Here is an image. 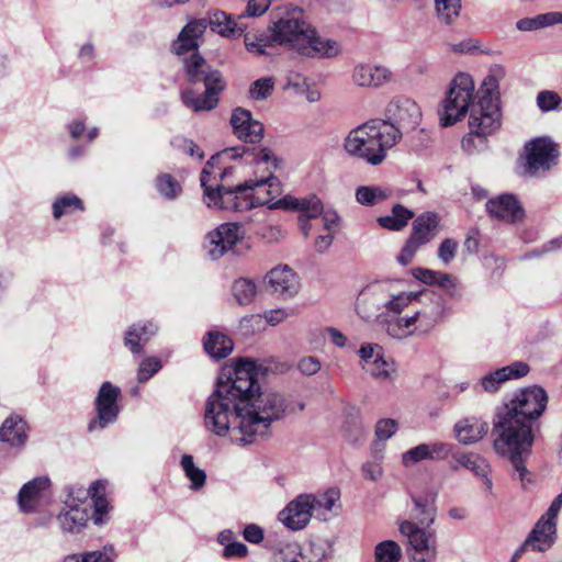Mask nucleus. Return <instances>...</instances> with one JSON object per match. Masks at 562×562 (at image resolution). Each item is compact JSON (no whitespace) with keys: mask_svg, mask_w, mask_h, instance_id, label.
Masks as SVG:
<instances>
[{"mask_svg":"<svg viewBox=\"0 0 562 562\" xmlns=\"http://www.w3.org/2000/svg\"><path fill=\"white\" fill-rule=\"evenodd\" d=\"M286 406L282 394L260 392L255 363L240 360L218 376L205 404L204 424L216 436L228 435L233 442L250 445L268 435Z\"/></svg>","mask_w":562,"mask_h":562,"instance_id":"f257e3e1","label":"nucleus"},{"mask_svg":"<svg viewBox=\"0 0 562 562\" xmlns=\"http://www.w3.org/2000/svg\"><path fill=\"white\" fill-rule=\"evenodd\" d=\"M246 154L245 147H232L213 155L207 160L201 172L200 181L204 189V201L209 207L243 212L270 202L269 199L261 195V192L270 193V190H266V184L269 189L278 184V179L273 176L257 181L248 180L234 188L220 183V180L232 172V168L226 167L225 164Z\"/></svg>","mask_w":562,"mask_h":562,"instance_id":"f03ea898","label":"nucleus"},{"mask_svg":"<svg viewBox=\"0 0 562 562\" xmlns=\"http://www.w3.org/2000/svg\"><path fill=\"white\" fill-rule=\"evenodd\" d=\"M271 41L285 45L307 57H334L339 53L337 42L323 40L303 19L299 8H278L271 12Z\"/></svg>","mask_w":562,"mask_h":562,"instance_id":"7ed1b4c3","label":"nucleus"},{"mask_svg":"<svg viewBox=\"0 0 562 562\" xmlns=\"http://www.w3.org/2000/svg\"><path fill=\"white\" fill-rule=\"evenodd\" d=\"M477 94V104L472 106L469 116L470 133L461 142L462 149L469 155L484 150L486 136L496 132L502 124L496 74L486 76Z\"/></svg>","mask_w":562,"mask_h":562,"instance_id":"20e7f679","label":"nucleus"},{"mask_svg":"<svg viewBox=\"0 0 562 562\" xmlns=\"http://www.w3.org/2000/svg\"><path fill=\"white\" fill-rule=\"evenodd\" d=\"M494 436L496 453L510 460L515 475H518L525 486V483L529 482L525 459L529 456L535 440L531 424L501 415L494 428Z\"/></svg>","mask_w":562,"mask_h":562,"instance_id":"39448f33","label":"nucleus"},{"mask_svg":"<svg viewBox=\"0 0 562 562\" xmlns=\"http://www.w3.org/2000/svg\"><path fill=\"white\" fill-rule=\"evenodd\" d=\"M186 78L191 85L202 82L205 91L195 94L192 89H187L181 93L183 104L194 112L213 110L218 103V93L225 88V81L222 74L212 68L204 57H193L186 65Z\"/></svg>","mask_w":562,"mask_h":562,"instance_id":"423d86ee","label":"nucleus"},{"mask_svg":"<svg viewBox=\"0 0 562 562\" xmlns=\"http://www.w3.org/2000/svg\"><path fill=\"white\" fill-rule=\"evenodd\" d=\"M386 121L370 120L352 128L344 140L346 153L371 166L381 165L386 158Z\"/></svg>","mask_w":562,"mask_h":562,"instance_id":"0eeeda50","label":"nucleus"},{"mask_svg":"<svg viewBox=\"0 0 562 562\" xmlns=\"http://www.w3.org/2000/svg\"><path fill=\"white\" fill-rule=\"evenodd\" d=\"M475 86L472 77L460 72L450 82L447 95L442 101L440 121L443 126H451L470 112L474 102Z\"/></svg>","mask_w":562,"mask_h":562,"instance_id":"6e6552de","label":"nucleus"},{"mask_svg":"<svg viewBox=\"0 0 562 562\" xmlns=\"http://www.w3.org/2000/svg\"><path fill=\"white\" fill-rule=\"evenodd\" d=\"M417 103L408 97L397 95L389 102V147L396 145L405 133L413 131L420 121Z\"/></svg>","mask_w":562,"mask_h":562,"instance_id":"1a4fd4ad","label":"nucleus"},{"mask_svg":"<svg viewBox=\"0 0 562 562\" xmlns=\"http://www.w3.org/2000/svg\"><path fill=\"white\" fill-rule=\"evenodd\" d=\"M547 403L548 395L542 387H526L513 395L505 405V413L503 415L531 424V420L542 415Z\"/></svg>","mask_w":562,"mask_h":562,"instance_id":"9d476101","label":"nucleus"},{"mask_svg":"<svg viewBox=\"0 0 562 562\" xmlns=\"http://www.w3.org/2000/svg\"><path fill=\"white\" fill-rule=\"evenodd\" d=\"M270 209L297 211L300 213L299 221L301 229L305 237L322 224V217H324L327 211L324 210L322 201L316 195H308L301 199L286 195L276 201L270 205Z\"/></svg>","mask_w":562,"mask_h":562,"instance_id":"9b49d317","label":"nucleus"},{"mask_svg":"<svg viewBox=\"0 0 562 562\" xmlns=\"http://www.w3.org/2000/svg\"><path fill=\"white\" fill-rule=\"evenodd\" d=\"M522 158L525 173L536 177L557 164L558 149L549 137H538L526 143Z\"/></svg>","mask_w":562,"mask_h":562,"instance_id":"f8f14e48","label":"nucleus"},{"mask_svg":"<svg viewBox=\"0 0 562 562\" xmlns=\"http://www.w3.org/2000/svg\"><path fill=\"white\" fill-rule=\"evenodd\" d=\"M386 288L384 282L375 281L362 289L357 299L358 315L368 323H386Z\"/></svg>","mask_w":562,"mask_h":562,"instance_id":"ddd939ff","label":"nucleus"},{"mask_svg":"<svg viewBox=\"0 0 562 562\" xmlns=\"http://www.w3.org/2000/svg\"><path fill=\"white\" fill-rule=\"evenodd\" d=\"M120 395V387L113 385L111 382L102 383L95 398L97 416L89 423V431L104 429L110 424L116 422L121 411L117 404Z\"/></svg>","mask_w":562,"mask_h":562,"instance_id":"4468645a","label":"nucleus"},{"mask_svg":"<svg viewBox=\"0 0 562 562\" xmlns=\"http://www.w3.org/2000/svg\"><path fill=\"white\" fill-rule=\"evenodd\" d=\"M244 236L245 231L240 224L224 223L207 234L204 247L209 256L216 260L226 252L234 251Z\"/></svg>","mask_w":562,"mask_h":562,"instance_id":"2eb2a0df","label":"nucleus"},{"mask_svg":"<svg viewBox=\"0 0 562 562\" xmlns=\"http://www.w3.org/2000/svg\"><path fill=\"white\" fill-rule=\"evenodd\" d=\"M400 531L408 539L412 548L422 553L414 562H435L437 559L436 531L420 528L417 524L404 520L400 524Z\"/></svg>","mask_w":562,"mask_h":562,"instance_id":"dca6fc26","label":"nucleus"},{"mask_svg":"<svg viewBox=\"0 0 562 562\" xmlns=\"http://www.w3.org/2000/svg\"><path fill=\"white\" fill-rule=\"evenodd\" d=\"M105 481H95L90 487L83 488L81 486H68L67 487V497L65 501H72V504H81L88 498L91 497L94 512H93V522L98 526H101L105 522V516L109 513V502L105 497Z\"/></svg>","mask_w":562,"mask_h":562,"instance_id":"f3484780","label":"nucleus"},{"mask_svg":"<svg viewBox=\"0 0 562 562\" xmlns=\"http://www.w3.org/2000/svg\"><path fill=\"white\" fill-rule=\"evenodd\" d=\"M206 31V23L203 20H191L180 31L177 40L172 43V52L181 59L183 69L193 57H202L199 53L200 38Z\"/></svg>","mask_w":562,"mask_h":562,"instance_id":"a211bd4d","label":"nucleus"},{"mask_svg":"<svg viewBox=\"0 0 562 562\" xmlns=\"http://www.w3.org/2000/svg\"><path fill=\"white\" fill-rule=\"evenodd\" d=\"M312 517L307 493L297 495L278 513V521L294 532L305 529Z\"/></svg>","mask_w":562,"mask_h":562,"instance_id":"6ab92c4d","label":"nucleus"},{"mask_svg":"<svg viewBox=\"0 0 562 562\" xmlns=\"http://www.w3.org/2000/svg\"><path fill=\"white\" fill-rule=\"evenodd\" d=\"M50 480L37 476L25 483L18 493V505L22 513L31 514L38 510L49 495Z\"/></svg>","mask_w":562,"mask_h":562,"instance_id":"aec40b11","label":"nucleus"},{"mask_svg":"<svg viewBox=\"0 0 562 562\" xmlns=\"http://www.w3.org/2000/svg\"><path fill=\"white\" fill-rule=\"evenodd\" d=\"M231 125L234 135L245 143L256 144L263 137V124L254 120L251 112L246 109L237 108L233 111Z\"/></svg>","mask_w":562,"mask_h":562,"instance_id":"412c9836","label":"nucleus"},{"mask_svg":"<svg viewBox=\"0 0 562 562\" xmlns=\"http://www.w3.org/2000/svg\"><path fill=\"white\" fill-rule=\"evenodd\" d=\"M340 496V490L337 487H329L323 493L307 494L312 516L321 521H328L338 516L341 510Z\"/></svg>","mask_w":562,"mask_h":562,"instance_id":"4be33fe9","label":"nucleus"},{"mask_svg":"<svg viewBox=\"0 0 562 562\" xmlns=\"http://www.w3.org/2000/svg\"><path fill=\"white\" fill-rule=\"evenodd\" d=\"M488 215L504 223L513 224L524 217V209L517 198L513 194H499L486 202Z\"/></svg>","mask_w":562,"mask_h":562,"instance_id":"5701e85b","label":"nucleus"},{"mask_svg":"<svg viewBox=\"0 0 562 562\" xmlns=\"http://www.w3.org/2000/svg\"><path fill=\"white\" fill-rule=\"evenodd\" d=\"M375 437L372 445V460L362 467L363 474L371 481H379L384 473V451L386 448V419H380L375 427Z\"/></svg>","mask_w":562,"mask_h":562,"instance_id":"b1692460","label":"nucleus"},{"mask_svg":"<svg viewBox=\"0 0 562 562\" xmlns=\"http://www.w3.org/2000/svg\"><path fill=\"white\" fill-rule=\"evenodd\" d=\"M452 451V446L442 441L420 443L402 454V463L409 468L418 462L446 460Z\"/></svg>","mask_w":562,"mask_h":562,"instance_id":"393cba45","label":"nucleus"},{"mask_svg":"<svg viewBox=\"0 0 562 562\" xmlns=\"http://www.w3.org/2000/svg\"><path fill=\"white\" fill-rule=\"evenodd\" d=\"M555 539L557 524L540 517L522 543V549L546 552L554 544Z\"/></svg>","mask_w":562,"mask_h":562,"instance_id":"a878e982","label":"nucleus"},{"mask_svg":"<svg viewBox=\"0 0 562 562\" xmlns=\"http://www.w3.org/2000/svg\"><path fill=\"white\" fill-rule=\"evenodd\" d=\"M266 279L272 291L284 299L292 297L300 291L299 278L288 266L271 269Z\"/></svg>","mask_w":562,"mask_h":562,"instance_id":"bb28decb","label":"nucleus"},{"mask_svg":"<svg viewBox=\"0 0 562 562\" xmlns=\"http://www.w3.org/2000/svg\"><path fill=\"white\" fill-rule=\"evenodd\" d=\"M361 368L373 378L386 376L384 348L378 344H363L358 350Z\"/></svg>","mask_w":562,"mask_h":562,"instance_id":"cd10ccee","label":"nucleus"},{"mask_svg":"<svg viewBox=\"0 0 562 562\" xmlns=\"http://www.w3.org/2000/svg\"><path fill=\"white\" fill-rule=\"evenodd\" d=\"M528 372L529 366L522 361H517L484 375L481 379V384L486 392L493 393L506 381L522 378Z\"/></svg>","mask_w":562,"mask_h":562,"instance_id":"c85d7f7f","label":"nucleus"},{"mask_svg":"<svg viewBox=\"0 0 562 562\" xmlns=\"http://www.w3.org/2000/svg\"><path fill=\"white\" fill-rule=\"evenodd\" d=\"M457 439L462 445H472L487 435L488 424L479 417H465L453 427Z\"/></svg>","mask_w":562,"mask_h":562,"instance_id":"c756f323","label":"nucleus"},{"mask_svg":"<svg viewBox=\"0 0 562 562\" xmlns=\"http://www.w3.org/2000/svg\"><path fill=\"white\" fill-rule=\"evenodd\" d=\"M57 520L64 532L78 533L89 520V513L86 507L72 504V501H65V509L58 515Z\"/></svg>","mask_w":562,"mask_h":562,"instance_id":"7c9ffc66","label":"nucleus"},{"mask_svg":"<svg viewBox=\"0 0 562 562\" xmlns=\"http://www.w3.org/2000/svg\"><path fill=\"white\" fill-rule=\"evenodd\" d=\"M352 81L361 88H379L386 81V68L372 63L355 66Z\"/></svg>","mask_w":562,"mask_h":562,"instance_id":"2f4dec72","label":"nucleus"},{"mask_svg":"<svg viewBox=\"0 0 562 562\" xmlns=\"http://www.w3.org/2000/svg\"><path fill=\"white\" fill-rule=\"evenodd\" d=\"M201 20L206 23V29L210 27L222 36H239L246 30L243 16L235 20L223 11H216L209 19L202 18Z\"/></svg>","mask_w":562,"mask_h":562,"instance_id":"473e14b6","label":"nucleus"},{"mask_svg":"<svg viewBox=\"0 0 562 562\" xmlns=\"http://www.w3.org/2000/svg\"><path fill=\"white\" fill-rule=\"evenodd\" d=\"M158 330L153 322H144L132 325L124 338L125 346L133 352L139 353L143 345L146 344Z\"/></svg>","mask_w":562,"mask_h":562,"instance_id":"72a5a7b5","label":"nucleus"},{"mask_svg":"<svg viewBox=\"0 0 562 562\" xmlns=\"http://www.w3.org/2000/svg\"><path fill=\"white\" fill-rule=\"evenodd\" d=\"M26 423L18 417L7 418L0 427V441L8 442L12 447H20L26 442Z\"/></svg>","mask_w":562,"mask_h":562,"instance_id":"f704fd0d","label":"nucleus"},{"mask_svg":"<svg viewBox=\"0 0 562 562\" xmlns=\"http://www.w3.org/2000/svg\"><path fill=\"white\" fill-rule=\"evenodd\" d=\"M437 226L438 218L436 214H423L414 221L413 232L408 239L415 241L420 247L436 236Z\"/></svg>","mask_w":562,"mask_h":562,"instance_id":"c9c22d12","label":"nucleus"},{"mask_svg":"<svg viewBox=\"0 0 562 562\" xmlns=\"http://www.w3.org/2000/svg\"><path fill=\"white\" fill-rule=\"evenodd\" d=\"M234 344L225 334L211 330L204 340V349L212 357L223 359L231 355Z\"/></svg>","mask_w":562,"mask_h":562,"instance_id":"e433bc0d","label":"nucleus"},{"mask_svg":"<svg viewBox=\"0 0 562 562\" xmlns=\"http://www.w3.org/2000/svg\"><path fill=\"white\" fill-rule=\"evenodd\" d=\"M323 233H321L315 239V248L318 252L326 251L334 239V236L338 229L339 216L335 211L328 210L322 217Z\"/></svg>","mask_w":562,"mask_h":562,"instance_id":"4c0bfd02","label":"nucleus"},{"mask_svg":"<svg viewBox=\"0 0 562 562\" xmlns=\"http://www.w3.org/2000/svg\"><path fill=\"white\" fill-rule=\"evenodd\" d=\"M115 559L116 552L114 546L105 544L100 550L68 555L63 562H114Z\"/></svg>","mask_w":562,"mask_h":562,"instance_id":"58836bf2","label":"nucleus"},{"mask_svg":"<svg viewBox=\"0 0 562 562\" xmlns=\"http://www.w3.org/2000/svg\"><path fill=\"white\" fill-rule=\"evenodd\" d=\"M355 199L363 206H374L386 200V190L379 186H360L356 189Z\"/></svg>","mask_w":562,"mask_h":562,"instance_id":"ea45409f","label":"nucleus"},{"mask_svg":"<svg viewBox=\"0 0 562 562\" xmlns=\"http://www.w3.org/2000/svg\"><path fill=\"white\" fill-rule=\"evenodd\" d=\"M274 562H305L300 543L295 541L279 542L273 548Z\"/></svg>","mask_w":562,"mask_h":562,"instance_id":"a19ab883","label":"nucleus"},{"mask_svg":"<svg viewBox=\"0 0 562 562\" xmlns=\"http://www.w3.org/2000/svg\"><path fill=\"white\" fill-rule=\"evenodd\" d=\"M232 294L239 305H248L257 294V285L251 279L239 278L232 285Z\"/></svg>","mask_w":562,"mask_h":562,"instance_id":"79ce46f5","label":"nucleus"},{"mask_svg":"<svg viewBox=\"0 0 562 562\" xmlns=\"http://www.w3.org/2000/svg\"><path fill=\"white\" fill-rule=\"evenodd\" d=\"M83 211V202L80 198L75 194H64L58 198L53 203V216L56 220H59L64 215L71 214L75 211Z\"/></svg>","mask_w":562,"mask_h":562,"instance_id":"37998d69","label":"nucleus"},{"mask_svg":"<svg viewBox=\"0 0 562 562\" xmlns=\"http://www.w3.org/2000/svg\"><path fill=\"white\" fill-rule=\"evenodd\" d=\"M416 514L413 517L418 519L422 525L430 526L435 522L436 508L434 506V497L412 496Z\"/></svg>","mask_w":562,"mask_h":562,"instance_id":"c03bdc74","label":"nucleus"},{"mask_svg":"<svg viewBox=\"0 0 562 562\" xmlns=\"http://www.w3.org/2000/svg\"><path fill=\"white\" fill-rule=\"evenodd\" d=\"M439 21L446 25L452 24L460 15L461 0H434Z\"/></svg>","mask_w":562,"mask_h":562,"instance_id":"a18cd8bd","label":"nucleus"},{"mask_svg":"<svg viewBox=\"0 0 562 562\" xmlns=\"http://www.w3.org/2000/svg\"><path fill=\"white\" fill-rule=\"evenodd\" d=\"M181 467L186 476L190 480V488L198 491L205 485L206 473L204 470L194 465L193 458L190 454H184L181 458Z\"/></svg>","mask_w":562,"mask_h":562,"instance_id":"49530a36","label":"nucleus"},{"mask_svg":"<svg viewBox=\"0 0 562 562\" xmlns=\"http://www.w3.org/2000/svg\"><path fill=\"white\" fill-rule=\"evenodd\" d=\"M457 462L473 472L476 476L485 475L491 472L488 462L481 456L475 453H462L456 458Z\"/></svg>","mask_w":562,"mask_h":562,"instance_id":"de8ad7c7","label":"nucleus"},{"mask_svg":"<svg viewBox=\"0 0 562 562\" xmlns=\"http://www.w3.org/2000/svg\"><path fill=\"white\" fill-rule=\"evenodd\" d=\"M156 189L167 200H175L182 192L180 183L169 173H161L156 178Z\"/></svg>","mask_w":562,"mask_h":562,"instance_id":"09e8293b","label":"nucleus"},{"mask_svg":"<svg viewBox=\"0 0 562 562\" xmlns=\"http://www.w3.org/2000/svg\"><path fill=\"white\" fill-rule=\"evenodd\" d=\"M418 316L419 313L416 312L409 317H397L394 321L389 319V334L396 338L411 335L414 331V325Z\"/></svg>","mask_w":562,"mask_h":562,"instance_id":"8fccbe9b","label":"nucleus"},{"mask_svg":"<svg viewBox=\"0 0 562 562\" xmlns=\"http://www.w3.org/2000/svg\"><path fill=\"white\" fill-rule=\"evenodd\" d=\"M277 43L271 41V33L267 34H250L247 33L245 35V46L248 52L257 54V55H266L267 47L273 46Z\"/></svg>","mask_w":562,"mask_h":562,"instance_id":"3c124183","label":"nucleus"},{"mask_svg":"<svg viewBox=\"0 0 562 562\" xmlns=\"http://www.w3.org/2000/svg\"><path fill=\"white\" fill-rule=\"evenodd\" d=\"M413 217V211L401 204H395L392 206L391 215H389V229L400 231L405 227Z\"/></svg>","mask_w":562,"mask_h":562,"instance_id":"603ef678","label":"nucleus"},{"mask_svg":"<svg viewBox=\"0 0 562 562\" xmlns=\"http://www.w3.org/2000/svg\"><path fill=\"white\" fill-rule=\"evenodd\" d=\"M162 362L157 357H147L142 360L137 370L138 383H145L150 380L160 369Z\"/></svg>","mask_w":562,"mask_h":562,"instance_id":"864d4df0","label":"nucleus"},{"mask_svg":"<svg viewBox=\"0 0 562 562\" xmlns=\"http://www.w3.org/2000/svg\"><path fill=\"white\" fill-rule=\"evenodd\" d=\"M273 88L274 80L271 77L257 79L249 88V97L256 101L265 100L271 95Z\"/></svg>","mask_w":562,"mask_h":562,"instance_id":"5fc2aeb1","label":"nucleus"},{"mask_svg":"<svg viewBox=\"0 0 562 562\" xmlns=\"http://www.w3.org/2000/svg\"><path fill=\"white\" fill-rule=\"evenodd\" d=\"M422 292H402L392 294L389 300V313H401L404 307L408 306L413 301L418 300Z\"/></svg>","mask_w":562,"mask_h":562,"instance_id":"6e6d98bb","label":"nucleus"},{"mask_svg":"<svg viewBox=\"0 0 562 562\" xmlns=\"http://www.w3.org/2000/svg\"><path fill=\"white\" fill-rule=\"evenodd\" d=\"M561 98L554 91L544 90L537 95V105L543 112H549L558 109Z\"/></svg>","mask_w":562,"mask_h":562,"instance_id":"4d7b16f0","label":"nucleus"},{"mask_svg":"<svg viewBox=\"0 0 562 562\" xmlns=\"http://www.w3.org/2000/svg\"><path fill=\"white\" fill-rule=\"evenodd\" d=\"M256 165L262 166L269 173L272 172V169H277L279 166V159L272 154V151L268 148L260 149L256 155L251 153ZM272 176V175H269Z\"/></svg>","mask_w":562,"mask_h":562,"instance_id":"13d9d810","label":"nucleus"},{"mask_svg":"<svg viewBox=\"0 0 562 562\" xmlns=\"http://www.w3.org/2000/svg\"><path fill=\"white\" fill-rule=\"evenodd\" d=\"M270 0H249L244 14L241 15L243 19L245 16L248 18H257L261 16L263 13L268 11L270 8Z\"/></svg>","mask_w":562,"mask_h":562,"instance_id":"bf43d9fd","label":"nucleus"},{"mask_svg":"<svg viewBox=\"0 0 562 562\" xmlns=\"http://www.w3.org/2000/svg\"><path fill=\"white\" fill-rule=\"evenodd\" d=\"M458 243L453 239H445L438 248V258L445 265L450 263L457 254Z\"/></svg>","mask_w":562,"mask_h":562,"instance_id":"052dcab7","label":"nucleus"},{"mask_svg":"<svg viewBox=\"0 0 562 562\" xmlns=\"http://www.w3.org/2000/svg\"><path fill=\"white\" fill-rule=\"evenodd\" d=\"M243 537L247 542L259 544L263 541L265 531L256 524H248L243 530Z\"/></svg>","mask_w":562,"mask_h":562,"instance_id":"680f3d73","label":"nucleus"},{"mask_svg":"<svg viewBox=\"0 0 562 562\" xmlns=\"http://www.w3.org/2000/svg\"><path fill=\"white\" fill-rule=\"evenodd\" d=\"M437 273L438 271L422 267H416L411 270V274L426 285H435Z\"/></svg>","mask_w":562,"mask_h":562,"instance_id":"e2e57ef3","label":"nucleus"},{"mask_svg":"<svg viewBox=\"0 0 562 562\" xmlns=\"http://www.w3.org/2000/svg\"><path fill=\"white\" fill-rule=\"evenodd\" d=\"M297 369L305 375H314L321 370V362L315 357H304L299 361Z\"/></svg>","mask_w":562,"mask_h":562,"instance_id":"0e129e2a","label":"nucleus"},{"mask_svg":"<svg viewBox=\"0 0 562 562\" xmlns=\"http://www.w3.org/2000/svg\"><path fill=\"white\" fill-rule=\"evenodd\" d=\"M248 554V548L246 544L239 541H233L223 550V557L226 559L233 558H245Z\"/></svg>","mask_w":562,"mask_h":562,"instance_id":"69168bd1","label":"nucleus"},{"mask_svg":"<svg viewBox=\"0 0 562 562\" xmlns=\"http://www.w3.org/2000/svg\"><path fill=\"white\" fill-rule=\"evenodd\" d=\"M419 246L415 244V241H412L411 239H407L404 247L402 248L401 254L397 256V261L402 266H407L412 262L416 251L418 250Z\"/></svg>","mask_w":562,"mask_h":562,"instance_id":"338daca9","label":"nucleus"},{"mask_svg":"<svg viewBox=\"0 0 562 562\" xmlns=\"http://www.w3.org/2000/svg\"><path fill=\"white\" fill-rule=\"evenodd\" d=\"M538 22V27H547L555 24H562V13L561 12H549L539 14L536 16Z\"/></svg>","mask_w":562,"mask_h":562,"instance_id":"774afa93","label":"nucleus"}]
</instances>
